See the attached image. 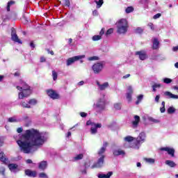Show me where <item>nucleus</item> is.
<instances>
[{
    "instance_id": "nucleus-1",
    "label": "nucleus",
    "mask_w": 178,
    "mask_h": 178,
    "mask_svg": "<svg viewBox=\"0 0 178 178\" xmlns=\"http://www.w3.org/2000/svg\"><path fill=\"white\" fill-rule=\"evenodd\" d=\"M14 138L17 140V144H18L20 151L24 154L35 152L47 141L45 136L34 129H27L24 134L19 135V138L15 136Z\"/></svg>"
},
{
    "instance_id": "nucleus-2",
    "label": "nucleus",
    "mask_w": 178,
    "mask_h": 178,
    "mask_svg": "<svg viewBox=\"0 0 178 178\" xmlns=\"http://www.w3.org/2000/svg\"><path fill=\"white\" fill-rule=\"evenodd\" d=\"M17 89L21 91L18 94L19 99H23V98H27L31 95V90H30V86L23 81H19V85L17 86Z\"/></svg>"
},
{
    "instance_id": "nucleus-3",
    "label": "nucleus",
    "mask_w": 178,
    "mask_h": 178,
    "mask_svg": "<svg viewBox=\"0 0 178 178\" xmlns=\"http://www.w3.org/2000/svg\"><path fill=\"white\" fill-rule=\"evenodd\" d=\"M117 33L118 34H126L127 29H129V24L126 19H121L116 23Z\"/></svg>"
},
{
    "instance_id": "nucleus-4",
    "label": "nucleus",
    "mask_w": 178,
    "mask_h": 178,
    "mask_svg": "<svg viewBox=\"0 0 178 178\" xmlns=\"http://www.w3.org/2000/svg\"><path fill=\"white\" fill-rule=\"evenodd\" d=\"M93 108L97 112H100V111H104V109H105V99L104 97L99 99L97 101V103L96 104H94Z\"/></svg>"
},
{
    "instance_id": "nucleus-5",
    "label": "nucleus",
    "mask_w": 178,
    "mask_h": 178,
    "mask_svg": "<svg viewBox=\"0 0 178 178\" xmlns=\"http://www.w3.org/2000/svg\"><path fill=\"white\" fill-rule=\"evenodd\" d=\"M86 58V55L76 56L72 58H69L67 60V66H70V65H73L77 60H80L81 59H84Z\"/></svg>"
},
{
    "instance_id": "nucleus-6",
    "label": "nucleus",
    "mask_w": 178,
    "mask_h": 178,
    "mask_svg": "<svg viewBox=\"0 0 178 178\" xmlns=\"http://www.w3.org/2000/svg\"><path fill=\"white\" fill-rule=\"evenodd\" d=\"M92 70L95 73V74H99V73H101V72H102L103 69H104V64L101 63H95L92 65Z\"/></svg>"
},
{
    "instance_id": "nucleus-7",
    "label": "nucleus",
    "mask_w": 178,
    "mask_h": 178,
    "mask_svg": "<svg viewBox=\"0 0 178 178\" xmlns=\"http://www.w3.org/2000/svg\"><path fill=\"white\" fill-rule=\"evenodd\" d=\"M104 159H105V155H101L97 162L92 165V169H94V168H102L104 166Z\"/></svg>"
},
{
    "instance_id": "nucleus-8",
    "label": "nucleus",
    "mask_w": 178,
    "mask_h": 178,
    "mask_svg": "<svg viewBox=\"0 0 178 178\" xmlns=\"http://www.w3.org/2000/svg\"><path fill=\"white\" fill-rule=\"evenodd\" d=\"M11 40L14 41V42L22 44V40L19 39V36H17V34H16V30H15L14 28L11 29Z\"/></svg>"
},
{
    "instance_id": "nucleus-9",
    "label": "nucleus",
    "mask_w": 178,
    "mask_h": 178,
    "mask_svg": "<svg viewBox=\"0 0 178 178\" xmlns=\"http://www.w3.org/2000/svg\"><path fill=\"white\" fill-rule=\"evenodd\" d=\"M47 94L51 99H59V95L52 89L47 90Z\"/></svg>"
},
{
    "instance_id": "nucleus-10",
    "label": "nucleus",
    "mask_w": 178,
    "mask_h": 178,
    "mask_svg": "<svg viewBox=\"0 0 178 178\" xmlns=\"http://www.w3.org/2000/svg\"><path fill=\"white\" fill-rule=\"evenodd\" d=\"M102 127V124H101L92 123V127L90 128L91 134H97L98 131L97 129H101Z\"/></svg>"
},
{
    "instance_id": "nucleus-11",
    "label": "nucleus",
    "mask_w": 178,
    "mask_h": 178,
    "mask_svg": "<svg viewBox=\"0 0 178 178\" xmlns=\"http://www.w3.org/2000/svg\"><path fill=\"white\" fill-rule=\"evenodd\" d=\"M160 151H165V152H168V155H170V156H172V158L175 157V149L172 147H161Z\"/></svg>"
},
{
    "instance_id": "nucleus-12",
    "label": "nucleus",
    "mask_w": 178,
    "mask_h": 178,
    "mask_svg": "<svg viewBox=\"0 0 178 178\" xmlns=\"http://www.w3.org/2000/svg\"><path fill=\"white\" fill-rule=\"evenodd\" d=\"M145 141V133L141 132L136 138L137 145L141 144Z\"/></svg>"
},
{
    "instance_id": "nucleus-13",
    "label": "nucleus",
    "mask_w": 178,
    "mask_h": 178,
    "mask_svg": "<svg viewBox=\"0 0 178 178\" xmlns=\"http://www.w3.org/2000/svg\"><path fill=\"white\" fill-rule=\"evenodd\" d=\"M133 86H127V99H128L129 102L131 101V95H133Z\"/></svg>"
},
{
    "instance_id": "nucleus-14",
    "label": "nucleus",
    "mask_w": 178,
    "mask_h": 178,
    "mask_svg": "<svg viewBox=\"0 0 178 178\" xmlns=\"http://www.w3.org/2000/svg\"><path fill=\"white\" fill-rule=\"evenodd\" d=\"M136 55L139 57L140 60H145V59L147 58V53L144 51H136Z\"/></svg>"
},
{
    "instance_id": "nucleus-15",
    "label": "nucleus",
    "mask_w": 178,
    "mask_h": 178,
    "mask_svg": "<svg viewBox=\"0 0 178 178\" xmlns=\"http://www.w3.org/2000/svg\"><path fill=\"white\" fill-rule=\"evenodd\" d=\"M97 84L98 88H99V90H100V91H104V90H106V88H108V87H109V83H108V82H105V83L101 84V83H99V81H97Z\"/></svg>"
},
{
    "instance_id": "nucleus-16",
    "label": "nucleus",
    "mask_w": 178,
    "mask_h": 178,
    "mask_svg": "<svg viewBox=\"0 0 178 178\" xmlns=\"http://www.w3.org/2000/svg\"><path fill=\"white\" fill-rule=\"evenodd\" d=\"M164 95H165V97H167V98H169L170 99H178L177 95H174L169 91L164 92Z\"/></svg>"
},
{
    "instance_id": "nucleus-17",
    "label": "nucleus",
    "mask_w": 178,
    "mask_h": 178,
    "mask_svg": "<svg viewBox=\"0 0 178 178\" xmlns=\"http://www.w3.org/2000/svg\"><path fill=\"white\" fill-rule=\"evenodd\" d=\"M106 147H108V143L104 142L103 144V147L99 150L98 155L101 157V155H104L105 151H106Z\"/></svg>"
},
{
    "instance_id": "nucleus-18",
    "label": "nucleus",
    "mask_w": 178,
    "mask_h": 178,
    "mask_svg": "<svg viewBox=\"0 0 178 178\" xmlns=\"http://www.w3.org/2000/svg\"><path fill=\"white\" fill-rule=\"evenodd\" d=\"M25 175L29 177H35L37 176V172L32 171L31 170H25Z\"/></svg>"
},
{
    "instance_id": "nucleus-19",
    "label": "nucleus",
    "mask_w": 178,
    "mask_h": 178,
    "mask_svg": "<svg viewBox=\"0 0 178 178\" xmlns=\"http://www.w3.org/2000/svg\"><path fill=\"white\" fill-rule=\"evenodd\" d=\"M8 168L13 173H16V172H19V170L17 169V164H15V163L9 164Z\"/></svg>"
},
{
    "instance_id": "nucleus-20",
    "label": "nucleus",
    "mask_w": 178,
    "mask_h": 178,
    "mask_svg": "<svg viewBox=\"0 0 178 178\" xmlns=\"http://www.w3.org/2000/svg\"><path fill=\"white\" fill-rule=\"evenodd\" d=\"M138 123H140V116L135 115L134 116V120L132 121V126L134 129H136L138 126Z\"/></svg>"
},
{
    "instance_id": "nucleus-21",
    "label": "nucleus",
    "mask_w": 178,
    "mask_h": 178,
    "mask_svg": "<svg viewBox=\"0 0 178 178\" xmlns=\"http://www.w3.org/2000/svg\"><path fill=\"white\" fill-rule=\"evenodd\" d=\"M113 175V172H108L107 174H99L98 177L99 178H109L111 176Z\"/></svg>"
},
{
    "instance_id": "nucleus-22",
    "label": "nucleus",
    "mask_w": 178,
    "mask_h": 178,
    "mask_svg": "<svg viewBox=\"0 0 178 178\" xmlns=\"http://www.w3.org/2000/svg\"><path fill=\"white\" fill-rule=\"evenodd\" d=\"M153 49H159V40H158L156 38H154L153 40Z\"/></svg>"
},
{
    "instance_id": "nucleus-23",
    "label": "nucleus",
    "mask_w": 178,
    "mask_h": 178,
    "mask_svg": "<svg viewBox=\"0 0 178 178\" xmlns=\"http://www.w3.org/2000/svg\"><path fill=\"white\" fill-rule=\"evenodd\" d=\"M165 165H168V166H170V168H176L177 166L176 163L170 160L165 161Z\"/></svg>"
},
{
    "instance_id": "nucleus-24",
    "label": "nucleus",
    "mask_w": 178,
    "mask_h": 178,
    "mask_svg": "<svg viewBox=\"0 0 178 178\" xmlns=\"http://www.w3.org/2000/svg\"><path fill=\"white\" fill-rule=\"evenodd\" d=\"M47 161H41L39 163V169H41L42 170H45L47 169Z\"/></svg>"
},
{
    "instance_id": "nucleus-25",
    "label": "nucleus",
    "mask_w": 178,
    "mask_h": 178,
    "mask_svg": "<svg viewBox=\"0 0 178 178\" xmlns=\"http://www.w3.org/2000/svg\"><path fill=\"white\" fill-rule=\"evenodd\" d=\"M29 104L30 105L31 108H33V106H35L37 104H38V101L35 99H31L29 102Z\"/></svg>"
},
{
    "instance_id": "nucleus-26",
    "label": "nucleus",
    "mask_w": 178,
    "mask_h": 178,
    "mask_svg": "<svg viewBox=\"0 0 178 178\" xmlns=\"http://www.w3.org/2000/svg\"><path fill=\"white\" fill-rule=\"evenodd\" d=\"M113 155H115V156H118L119 155H124V151L122 149H115L113 151Z\"/></svg>"
},
{
    "instance_id": "nucleus-27",
    "label": "nucleus",
    "mask_w": 178,
    "mask_h": 178,
    "mask_svg": "<svg viewBox=\"0 0 178 178\" xmlns=\"http://www.w3.org/2000/svg\"><path fill=\"white\" fill-rule=\"evenodd\" d=\"M95 2L97 4V8L98 9L104 4V0H95Z\"/></svg>"
},
{
    "instance_id": "nucleus-28",
    "label": "nucleus",
    "mask_w": 178,
    "mask_h": 178,
    "mask_svg": "<svg viewBox=\"0 0 178 178\" xmlns=\"http://www.w3.org/2000/svg\"><path fill=\"white\" fill-rule=\"evenodd\" d=\"M0 161H1V162H3L4 163H6V162H8V159L5 158V155L3 152H0Z\"/></svg>"
},
{
    "instance_id": "nucleus-29",
    "label": "nucleus",
    "mask_w": 178,
    "mask_h": 178,
    "mask_svg": "<svg viewBox=\"0 0 178 178\" xmlns=\"http://www.w3.org/2000/svg\"><path fill=\"white\" fill-rule=\"evenodd\" d=\"M8 122H10V123H16L17 122H19V120H17L16 117H11L8 118Z\"/></svg>"
},
{
    "instance_id": "nucleus-30",
    "label": "nucleus",
    "mask_w": 178,
    "mask_h": 178,
    "mask_svg": "<svg viewBox=\"0 0 178 178\" xmlns=\"http://www.w3.org/2000/svg\"><path fill=\"white\" fill-rule=\"evenodd\" d=\"M167 112L170 115H172V113H175V112H176V108H175V107L173 106H170V108H168Z\"/></svg>"
},
{
    "instance_id": "nucleus-31",
    "label": "nucleus",
    "mask_w": 178,
    "mask_h": 178,
    "mask_svg": "<svg viewBox=\"0 0 178 178\" xmlns=\"http://www.w3.org/2000/svg\"><path fill=\"white\" fill-rule=\"evenodd\" d=\"M83 156H84V154H79L74 157V161H80L83 158Z\"/></svg>"
},
{
    "instance_id": "nucleus-32",
    "label": "nucleus",
    "mask_w": 178,
    "mask_h": 178,
    "mask_svg": "<svg viewBox=\"0 0 178 178\" xmlns=\"http://www.w3.org/2000/svg\"><path fill=\"white\" fill-rule=\"evenodd\" d=\"M152 87L154 92H155L156 91V88H161V83H154Z\"/></svg>"
},
{
    "instance_id": "nucleus-33",
    "label": "nucleus",
    "mask_w": 178,
    "mask_h": 178,
    "mask_svg": "<svg viewBox=\"0 0 178 178\" xmlns=\"http://www.w3.org/2000/svg\"><path fill=\"white\" fill-rule=\"evenodd\" d=\"M144 98V95H140L137 97V101L136 102V105H138V104L140 103L141 101H143V99Z\"/></svg>"
},
{
    "instance_id": "nucleus-34",
    "label": "nucleus",
    "mask_w": 178,
    "mask_h": 178,
    "mask_svg": "<svg viewBox=\"0 0 178 178\" xmlns=\"http://www.w3.org/2000/svg\"><path fill=\"white\" fill-rule=\"evenodd\" d=\"M149 122H152V123H159V120H156L152 117H148Z\"/></svg>"
},
{
    "instance_id": "nucleus-35",
    "label": "nucleus",
    "mask_w": 178,
    "mask_h": 178,
    "mask_svg": "<svg viewBox=\"0 0 178 178\" xmlns=\"http://www.w3.org/2000/svg\"><path fill=\"white\" fill-rule=\"evenodd\" d=\"M21 105L22 106H23V108H31V106H30V104L28 103H26V102H21Z\"/></svg>"
},
{
    "instance_id": "nucleus-36",
    "label": "nucleus",
    "mask_w": 178,
    "mask_h": 178,
    "mask_svg": "<svg viewBox=\"0 0 178 178\" xmlns=\"http://www.w3.org/2000/svg\"><path fill=\"white\" fill-rule=\"evenodd\" d=\"M11 5H15V1H10L8 3V5H7V11L8 12H10V6H11Z\"/></svg>"
},
{
    "instance_id": "nucleus-37",
    "label": "nucleus",
    "mask_w": 178,
    "mask_h": 178,
    "mask_svg": "<svg viewBox=\"0 0 178 178\" xmlns=\"http://www.w3.org/2000/svg\"><path fill=\"white\" fill-rule=\"evenodd\" d=\"M144 161H145V162L147 163H155V159H154L145 158Z\"/></svg>"
},
{
    "instance_id": "nucleus-38",
    "label": "nucleus",
    "mask_w": 178,
    "mask_h": 178,
    "mask_svg": "<svg viewBox=\"0 0 178 178\" xmlns=\"http://www.w3.org/2000/svg\"><path fill=\"white\" fill-rule=\"evenodd\" d=\"M143 31L144 29L141 27H138L135 29V33H136V34H141Z\"/></svg>"
},
{
    "instance_id": "nucleus-39",
    "label": "nucleus",
    "mask_w": 178,
    "mask_h": 178,
    "mask_svg": "<svg viewBox=\"0 0 178 178\" xmlns=\"http://www.w3.org/2000/svg\"><path fill=\"white\" fill-rule=\"evenodd\" d=\"M124 140L127 141V143H131V141L134 140V138H133L132 136H127L124 138Z\"/></svg>"
},
{
    "instance_id": "nucleus-40",
    "label": "nucleus",
    "mask_w": 178,
    "mask_h": 178,
    "mask_svg": "<svg viewBox=\"0 0 178 178\" xmlns=\"http://www.w3.org/2000/svg\"><path fill=\"white\" fill-rule=\"evenodd\" d=\"M133 10H134V8L131 6L127 8V9L125 10L126 13H131V12H133Z\"/></svg>"
},
{
    "instance_id": "nucleus-41",
    "label": "nucleus",
    "mask_w": 178,
    "mask_h": 178,
    "mask_svg": "<svg viewBox=\"0 0 178 178\" xmlns=\"http://www.w3.org/2000/svg\"><path fill=\"white\" fill-rule=\"evenodd\" d=\"M101 38H102V36L99 35H94V36L92 37V40H93V41H99V40H101Z\"/></svg>"
},
{
    "instance_id": "nucleus-42",
    "label": "nucleus",
    "mask_w": 178,
    "mask_h": 178,
    "mask_svg": "<svg viewBox=\"0 0 178 178\" xmlns=\"http://www.w3.org/2000/svg\"><path fill=\"white\" fill-rule=\"evenodd\" d=\"M161 105L162 107L160 108V111L161 113H164L165 111H166V109L165 108V102H162Z\"/></svg>"
},
{
    "instance_id": "nucleus-43",
    "label": "nucleus",
    "mask_w": 178,
    "mask_h": 178,
    "mask_svg": "<svg viewBox=\"0 0 178 178\" xmlns=\"http://www.w3.org/2000/svg\"><path fill=\"white\" fill-rule=\"evenodd\" d=\"M52 76H53V80H54V81L58 79V73H56V72L55 71H52Z\"/></svg>"
},
{
    "instance_id": "nucleus-44",
    "label": "nucleus",
    "mask_w": 178,
    "mask_h": 178,
    "mask_svg": "<svg viewBox=\"0 0 178 178\" xmlns=\"http://www.w3.org/2000/svg\"><path fill=\"white\" fill-rule=\"evenodd\" d=\"M114 108L117 111H119V110L122 109V105L120 104H114Z\"/></svg>"
},
{
    "instance_id": "nucleus-45",
    "label": "nucleus",
    "mask_w": 178,
    "mask_h": 178,
    "mask_svg": "<svg viewBox=\"0 0 178 178\" xmlns=\"http://www.w3.org/2000/svg\"><path fill=\"white\" fill-rule=\"evenodd\" d=\"M171 82H172V79L169 78H165L163 79V83H165V84H170Z\"/></svg>"
},
{
    "instance_id": "nucleus-46",
    "label": "nucleus",
    "mask_w": 178,
    "mask_h": 178,
    "mask_svg": "<svg viewBox=\"0 0 178 178\" xmlns=\"http://www.w3.org/2000/svg\"><path fill=\"white\" fill-rule=\"evenodd\" d=\"M39 177L40 178H48V175L44 172H41L39 174Z\"/></svg>"
},
{
    "instance_id": "nucleus-47",
    "label": "nucleus",
    "mask_w": 178,
    "mask_h": 178,
    "mask_svg": "<svg viewBox=\"0 0 178 178\" xmlns=\"http://www.w3.org/2000/svg\"><path fill=\"white\" fill-rule=\"evenodd\" d=\"M98 59H99L98 56H92V57H89L88 58V60H98Z\"/></svg>"
},
{
    "instance_id": "nucleus-48",
    "label": "nucleus",
    "mask_w": 178,
    "mask_h": 178,
    "mask_svg": "<svg viewBox=\"0 0 178 178\" xmlns=\"http://www.w3.org/2000/svg\"><path fill=\"white\" fill-rule=\"evenodd\" d=\"M112 33H113V29H109L106 33V35H111V34H112Z\"/></svg>"
},
{
    "instance_id": "nucleus-49",
    "label": "nucleus",
    "mask_w": 178,
    "mask_h": 178,
    "mask_svg": "<svg viewBox=\"0 0 178 178\" xmlns=\"http://www.w3.org/2000/svg\"><path fill=\"white\" fill-rule=\"evenodd\" d=\"M161 16H162V14L161 13H157L154 16H153V19L154 20H156V19H159V17H161Z\"/></svg>"
},
{
    "instance_id": "nucleus-50",
    "label": "nucleus",
    "mask_w": 178,
    "mask_h": 178,
    "mask_svg": "<svg viewBox=\"0 0 178 178\" xmlns=\"http://www.w3.org/2000/svg\"><path fill=\"white\" fill-rule=\"evenodd\" d=\"M159 99H161V95H156V97L154 98V101L155 102H156V104H159Z\"/></svg>"
},
{
    "instance_id": "nucleus-51",
    "label": "nucleus",
    "mask_w": 178,
    "mask_h": 178,
    "mask_svg": "<svg viewBox=\"0 0 178 178\" xmlns=\"http://www.w3.org/2000/svg\"><path fill=\"white\" fill-rule=\"evenodd\" d=\"M0 173H1V175H3V176L5 175V168H3V167L0 168Z\"/></svg>"
},
{
    "instance_id": "nucleus-52",
    "label": "nucleus",
    "mask_w": 178,
    "mask_h": 178,
    "mask_svg": "<svg viewBox=\"0 0 178 178\" xmlns=\"http://www.w3.org/2000/svg\"><path fill=\"white\" fill-rule=\"evenodd\" d=\"M63 1L66 6H70V1L69 0H63Z\"/></svg>"
},
{
    "instance_id": "nucleus-53",
    "label": "nucleus",
    "mask_w": 178,
    "mask_h": 178,
    "mask_svg": "<svg viewBox=\"0 0 178 178\" xmlns=\"http://www.w3.org/2000/svg\"><path fill=\"white\" fill-rule=\"evenodd\" d=\"M148 26H149V27L151 29V30H154V24H152V23H149L148 24Z\"/></svg>"
},
{
    "instance_id": "nucleus-54",
    "label": "nucleus",
    "mask_w": 178,
    "mask_h": 178,
    "mask_svg": "<svg viewBox=\"0 0 178 178\" xmlns=\"http://www.w3.org/2000/svg\"><path fill=\"white\" fill-rule=\"evenodd\" d=\"M80 115L81 116V118H86L87 116V113L82 112L80 113Z\"/></svg>"
},
{
    "instance_id": "nucleus-55",
    "label": "nucleus",
    "mask_w": 178,
    "mask_h": 178,
    "mask_svg": "<svg viewBox=\"0 0 178 178\" xmlns=\"http://www.w3.org/2000/svg\"><path fill=\"white\" fill-rule=\"evenodd\" d=\"M92 14H93V16H98V10H95L92 12Z\"/></svg>"
},
{
    "instance_id": "nucleus-56",
    "label": "nucleus",
    "mask_w": 178,
    "mask_h": 178,
    "mask_svg": "<svg viewBox=\"0 0 178 178\" xmlns=\"http://www.w3.org/2000/svg\"><path fill=\"white\" fill-rule=\"evenodd\" d=\"M92 123H94V122H92L90 120H89L86 122V125L92 127Z\"/></svg>"
},
{
    "instance_id": "nucleus-57",
    "label": "nucleus",
    "mask_w": 178,
    "mask_h": 178,
    "mask_svg": "<svg viewBox=\"0 0 178 178\" xmlns=\"http://www.w3.org/2000/svg\"><path fill=\"white\" fill-rule=\"evenodd\" d=\"M45 60H47V59L45 58V57H40V62H41V63L45 62Z\"/></svg>"
},
{
    "instance_id": "nucleus-58",
    "label": "nucleus",
    "mask_w": 178,
    "mask_h": 178,
    "mask_svg": "<svg viewBox=\"0 0 178 178\" xmlns=\"http://www.w3.org/2000/svg\"><path fill=\"white\" fill-rule=\"evenodd\" d=\"M17 133H22V131H23V128L19 127L17 129Z\"/></svg>"
},
{
    "instance_id": "nucleus-59",
    "label": "nucleus",
    "mask_w": 178,
    "mask_h": 178,
    "mask_svg": "<svg viewBox=\"0 0 178 178\" xmlns=\"http://www.w3.org/2000/svg\"><path fill=\"white\" fill-rule=\"evenodd\" d=\"M30 47H31V48L34 49V48H35V44H34V43L33 42H31L30 44Z\"/></svg>"
},
{
    "instance_id": "nucleus-60",
    "label": "nucleus",
    "mask_w": 178,
    "mask_h": 178,
    "mask_svg": "<svg viewBox=\"0 0 178 178\" xmlns=\"http://www.w3.org/2000/svg\"><path fill=\"white\" fill-rule=\"evenodd\" d=\"M129 77H130V74H126L124 76H122V79H129Z\"/></svg>"
},
{
    "instance_id": "nucleus-61",
    "label": "nucleus",
    "mask_w": 178,
    "mask_h": 178,
    "mask_svg": "<svg viewBox=\"0 0 178 178\" xmlns=\"http://www.w3.org/2000/svg\"><path fill=\"white\" fill-rule=\"evenodd\" d=\"M103 34H105V29H102L100 31V35H103Z\"/></svg>"
},
{
    "instance_id": "nucleus-62",
    "label": "nucleus",
    "mask_w": 178,
    "mask_h": 178,
    "mask_svg": "<svg viewBox=\"0 0 178 178\" xmlns=\"http://www.w3.org/2000/svg\"><path fill=\"white\" fill-rule=\"evenodd\" d=\"M84 85V81H81L78 83V86H83Z\"/></svg>"
},
{
    "instance_id": "nucleus-63",
    "label": "nucleus",
    "mask_w": 178,
    "mask_h": 178,
    "mask_svg": "<svg viewBox=\"0 0 178 178\" xmlns=\"http://www.w3.org/2000/svg\"><path fill=\"white\" fill-rule=\"evenodd\" d=\"M26 162V163H33V161L31 159H27Z\"/></svg>"
},
{
    "instance_id": "nucleus-64",
    "label": "nucleus",
    "mask_w": 178,
    "mask_h": 178,
    "mask_svg": "<svg viewBox=\"0 0 178 178\" xmlns=\"http://www.w3.org/2000/svg\"><path fill=\"white\" fill-rule=\"evenodd\" d=\"M172 49H173L174 51H178V45L175 47H173Z\"/></svg>"
}]
</instances>
